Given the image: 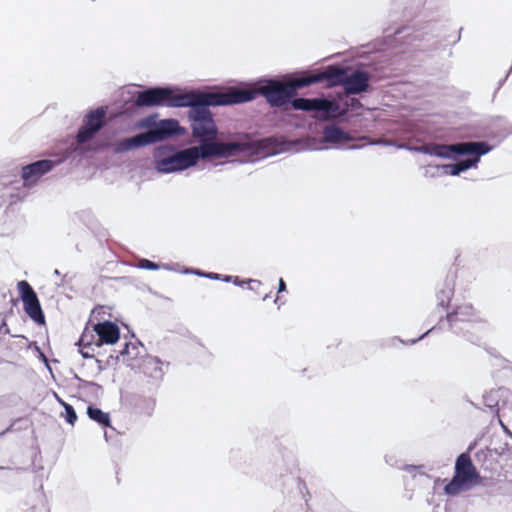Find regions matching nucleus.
<instances>
[{
	"mask_svg": "<svg viewBox=\"0 0 512 512\" xmlns=\"http://www.w3.org/2000/svg\"><path fill=\"white\" fill-rule=\"evenodd\" d=\"M255 94V91L233 87L217 92H188V95L194 98L191 104L184 105V107H190L192 136L199 139L201 143L216 140L218 130L208 107L249 102L255 99Z\"/></svg>",
	"mask_w": 512,
	"mask_h": 512,
	"instance_id": "obj_1",
	"label": "nucleus"
},
{
	"mask_svg": "<svg viewBox=\"0 0 512 512\" xmlns=\"http://www.w3.org/2000/svg\"><path fill=\"white\" fill-rule=\"evenodd\" d=\"M141 126L149 128V131L123 139L115 144L116 153L128 152L134 148L163 141L173 135L179 134V122L175 119H165L158 123L156 115H151L141 121Z\"/></svg>",
	"mask_w": 512,
	"mask_h": 512,
	"instance_id": "obj_2",
	"label": "nucleus"
},
{
	"mask_svg": "<svg viewBox=\"0 0 512 512\" xmlns=\"http://www.w3.org/2000/svg\"><path fill=\"white\" fill-rule=\"evenodd\" d=\"M270 143V138L252 141L249 135L245 134L241 140L236 142L204 141L200 143L198 148L202 159L210 157L229 158L240 153H259L267 149Z\"/></svg>",
	"mask_w": 512,
	"mask_h": 512,
	"instance_id": "obj_3",
	"label": "nucleus"
},
{
	"mask_svg": "<svg viewBox=\"0 0 512 512\" xmlns=\"http://www.w3.org/2000/svg\"><path fill=\"white\" fill-rule=\"evenodd\" d=\"M315 74L298 77L286 83H282L276 80H269L265 85H262L256 92L255 96L260 93L262 94L268 103L273 107H282L290 101L297 93L298 88H303L311 84L317 83ZM253 91L252 89H250Z\"/></svg>",
	"mask_w": 512,
	"mask_h": 512,
	"instance_id": "obj_4",
	"label": "nucleus"
},
{
	"mask_svg": "<svg viewBox=\"0 0 512 512\" xmlns=\"http://www.w3.org/2000/svg\"><path fill=\"white\" fill-rule=\"evenodd\" d=\"M317 83L327 81L329 86L341 85L347 95L364 92L369 87V76L366 72L356 70L348 75L345 69L329 66L324 71L315 74Z\"/></svg>",
	"mask_w": 512,
	"mask_h": 512,
	"instance_id": "obj_5",
	"label": "nucleus"
},
{
	"mask_svg": "<svg viewBox=\"0 0 512 512\" xmlns=\"http://www.w3.org/2000/svg\"><path fill=\"white\" fill-rule=\"evenodd\" d=\"M194 98L188 92L181 93L170 87H154L138 92L135 98L137 107H184L191 104Z\"/></svg>",
	"mask_w": 512,
	"mask_h": 512,
	"instance_id": "obj_6",
	"label": "nucleus"
},
{
	"mask_svg": "<svg viewBox=\"0 0 512 512\" xmlns=\"http://www.w3.org/2000/svg\"><path fill=\"white\" fill-rule=\"evenodd\" d=\"M479 479V473L468 453H461L455 462V474L444 487L447 495H457L468 490Z\"/></svg>",
	"mask_w": 512,
	"mask_h": 512,
	"instance_id": "obj_7",
	"label": "nucleus"
},
{
	"mask_svg": "<svg viewBox=\"0 0 512 512\" xmlns=\"http://www.w3.org/2000/svg\"><path fill=\"white\" fill-rule=\"evenodd\" d=\"M291 105L295 110L317 112L314 117L321 121L333 120L346 113V110H340L339 104L335 101L323 98H296L291 101Z\"/></svg>",
	"mask_w": 512,
	"mask_h": 512,
	"instance_id": "obj_8",
	"label": "nucleus"
},
{
	"mask_svg": "<svg viewBox=\"0 0 512 512\" xmlns=\"http://www.w3.org/2000/svg\"><path fill=\"white\" fill-rule=\"evenodd\" d=\"M201 158L199 148L191 147L156 161V168L163 173L180 171L194 166Z\"/></svg>",
	"mask_w": 512,
	"mask_h": 512,
	"instance_id": "obj_9",
	"label": "nucleus"
},
{
	"mask_svg": "<svg viewBox=\"0 0 512 512\" xmlns=\"http://www.w3.org/2000/svg\"><path fill=\"white\" fill-rule=\"evenodd\" d=\"M490 146L486 142H461L456 144H433L429 148L431 155L441 158H451L454 154L477 153L486 154Z\"/></svg>",
	"mask_w": 512,
	"mask_h": 512,
	"instance_id": "obj_10",
	"label": "nucleus"
},
{
	"mask_svg": "<svg viewBox=\"0 0 512 512\" xmlns=\"http://www.w3.org/2000/svg\"><path fill=\"white\" fill-rule=\"evenodd\" d=\"M107 107L101 106L91 110L83 119V125L76 135V141L79 145L91 140L105 125Z\"/></svg>",
	"mask_w": 512,
	"mask_h": 512,
	"instance_id": "obj_11",
	"label": "nucleus"
},
{
	"mask_svg": "<svg viewBox=\"0 0 512 512\" xmlns=\"http://www.w3.org/2000/svg\"><path fill=\"white\" fill-rule=\"evenodd\" d=\"M20 298L23 302V309L25 313L39 325L45 324V316L42 311L37 294L31 287V285L25 281H19L17 283Z\"/></svg>",
	"mask_w": 512,
	"mask_h": 512,
	"instance_id": "obj_12",
	"label": "nucleus"
},
{
	"mask_svg": "<svg viewBox=\"0 0 512 512\" xmlns=\"http://www.w3.org/2000/svg\"><path fill=\"white\" fill-rule=\"evenodd\" d=\"M55 164L56 162L45 159L23 166L21 170L23 185L25 187L35 185L44 174L53 169Z\"/></svg>",
	"mask_w": 512,
	"mask_h": 512,
	"instance_id": "obj_13",
	"label": "nucleus"
},
{
	"mask_svg": "<svg viewBox=\"0 0 512 512\" xmlns=\"http://www.w3.org/2000/svg\"><path fill=\"white\" fill-rule=\"evenodd\" d=\"M93 331L97 335V339L95 345L102 346L104 344L113 345L118 342L120 338V329L119 327L109 321H98L93 324Z\"/></svg>",
	"mask_w": 512,
	"mask_h": 512,
	"instance_id": "obj_14",
	"label": "nucleus"
},
{
	"mask_svg": "<svg viewBox=\"0 0 512 512\" xmlns=\"http://www.w3.org/2000/svg\"><path fill=\"white\" fill-rule=\"evenodd\" d=\"M446 318L450 326L453 327L458 322L476 321L477 312L472 304L465 303L458 305L453 312L447 314Z\"/></svg>",
	"mask_w": 512,
	"mask_h": 512,
	"instance_id": "obj_15",
	"label": "nucleus"
},
{
	"mask_svg": "<svg viewBox=\"0 0 512 512\" xmlns=\"http://www.w3.org/2000/svg\"><path fill=\"white\" fill-rule=\"evenodd\" d=\"M324 140L328 143H340L349 139L348 135L336 125H328L323 130Z\"/></svg>",
	"mask_w": 512,
	"mask_h": 512,
	"instance_id": "obj_16",
	"label": "nucleus"
},
{
	"mask_svg": "<svg viewBox=\"0 0 512 512\" xmlns=\"http://www.w3.org/2000/svg\"><path fill=\"white\" fill-rule=\"evenodd\" d=\"M87 414L90 419L93 421L99 423L103 426H109L110 425V417L108 413L103 412L101 409L89 406L87 409Z\"/></svg>",
	"mask_w": 512,
	"mask_h": 512,
	"instance_id": "obj_17",
	"label": "nucleus"
},
{
	"mask_svg": "<svg viewBox=\"0 0 512 512\" xmlns=\"http://www.w3.org/2000/svg\"><path fill=\"white\" fill-rule=\"evenodd\" d=\"M93 324L94 323L89 325L87 324L84 328L78 341L79 347L90 348L92 344H95L96 339L94 335L95 331H93Z\"/></svg>",
	"mask_w": 512,
	"mask_h": 512,
	"instance_id": "obj_18",
	"label": "nucleus"
},
{
	"mask_svg": "<svg viewBox=\"0 0 512 512\" xmlns=\"http://www.w3.org/2000/svg\"><path fill=\"white\" fill-rule=\"evenodd\" d=\"M453 293H454L453 287H448L447 289H443V290L439 291L437 294L438 305L441 306L442 308L446 309L451 302Z\"/></svg>",
	"mask_w": 512,
	"mask_h": 512,
	"instance_id": "obj_19",
	"label": "nucleus"
},
{
	"mask_svg": "<svg viewBox=\"0 0 512 512\" xmlns=\"http://www.w3.org/2000/svg\"><path fill=\"white\" fill-rule=\"evenodd\" d=\"M466 154L467 155H474V158L462 160V161L456 163L457 169H458V171L460 173L463 172V171L468 170L469 168H471L473 166H476V164L480 160V156L482 155V154H477V153H466Z\"/></svg>",
	"mask_w": 512,
	"mask_h": 512,
	"instance_id": "obj_20",
	"label": "nucleus"
},
{
	"mask_svg": "<svg viewBox=\"0 0 512 512\" xmlns=\"http://www.w3.org/2000/svg\"><path fill=\"white\" fill-rule=\"evenodd\" d=\"M139 347L133 343L125 344L124 348L121 350L122 356H127L129 359L136 358L138 355Z\"/></svg>",
	"mask_w": 512,
	"mask_h": 512,
	"instance_id": "obj_21",
	"label": "nucleus"
},
{
	"mask_svg": "<svg viewBox=\"0 0 512 512\" xmlns=\"http://www.w3.org/2000/svg\"><path fill=\"white\" fill-rule=\"evenodd\" d=\"M61 404L63 405L64 409H65V418H66V421L71 424V425H74V423L76 422L77 420V415H76V412L74 410V408L70 405V404H67L66 402L64 401H61Z\"/></svg>",
	"mask_w": 512,
	"mask_h": 512,
	"instance_id": "obj_22",
	"label": "nucleus"
},
{
	"mask_svg": "<svg viewBox=\"0 0 512 512\" xmlns=\"http://www.w3.org/2000/svg\"><path fill=\"white\" fill-rule=\"evenodd\" d=\"M105 306H96L92 312H91V315H90V319L88 321V325L89 324H92V323H96L95 320L98 322L101 320V318H103V315L106 313L105 311Z\"/></svg>",
	"mask_w": 512,
	"mask_h": 512,
	"instance_id": "obj_23",
	"label": "nucleus"
},
{
	"mask_svg": "<svg viewBox=\"0 0 512 512\" xmlns=\"http://www.w3.org/2000/svg\"><path fill=\"white\" fill-rule=\"evenodd\" d=\"M144 404L147 406V409H148V410H153L154 405H155V401H154L153 399H147V400H145V399H140V400H138V401L136 402V404H135V405H136V407H137L138 409L142 410V409H143V405H144Z\"/></svg>",
	"mask_w": 512,
	"mask_h": 512,
	"instance_id": "obj_24",
	"label": "nucleus"
},
{
	"mask_svg": "<svg viewBox=\"0 0 512 512\" xmlns=\"http://www.w3.org/2000/svg\"><path fill=\"white\" fill-rule=\"evenodd\" d=\"M139 266L141 268H144V269H149V270H156L158 269V264L148 260V259H142L140 262H139Z\"/></svg>",
	"mask_w": 512,
	"mask_h": 512,
	"instance_id": "obj_25",
	"label": "nucleus"
},
{
	"mask_svg": "<svg viewBox=\"0 0 512 512\" xmlns=\"http://www.w3.org/2000/svg\"><path fill=\"white\" fill-rule=\"evenodd\" d=\"M443 168L445 169L446 173H448L452 176H456V175L460 174V172L457 169L456 164H447V165H444Z\"/></svg>",
	"mask_w": 512,
	"mask_h": 512,
	"instance_id": "obj_26",
	"label": "nucleus"
},
{
	"mask_svg": "<svg viewBox=\"0 0 512 512\" xmlns=\"http://www.w3.org/2000/svg\"><path fill=\"white\" fill-rule=\"evenodd\" d=\"M10 332L9 327L5 320L2 321L0 325V333L8 334Z\"/></svg>",
	"mask_w": 512,
	"mask_h": 512,
	"instance_id": "obj_27",
	"label": "nucleus"
},
{
	"mask_svg": "<svg viewBox=\"0 0 512 512\" xmlns=\"http://www.w3.org/2000/svg\"><path fill=\"white\" fill-rule=\"evenodd\" d=\"M285 290H286L285 281L282 278H280L279 279L278 293L284 292Z\"/></svg>",
	"mask_w": 512,
	"mask_h": 512,
	"instance_id": "obj_28",
	"label": "nucleus"
},
{
	"mask_svg": "<svg viewBox=\"0 0 512 512\" xmlns=\"http://www.w3.org/2000/svg\"><path fill=\"white\" fill-rule=\"evenodd\" d=\"M86 348L84 347H80L79 351L81 353V355L84 357V358H89L90 357V354L87 352V350H85Z\"/></svg>",
	"mask_w": 512,
	"mask_h": 512,
	"instance_id": "obj_29",
	"label": "nucleus"
},
{
	"mask_svg": "<svg viewBox=\"0 0 512 512\" xmlns=\"http://www.w3.org/2000/svg\"><path fill=\"white\" fill-rule=\"evenodd\" d=\"M250 285H251V286H250L251 288H254V285H255V286H260V285H261V282H260V281H258V280H251V281H250Z\"/></svg>",
	"mask_w": 512,
	"mask_h": 512,
	"instance_id": "obj_30",
	"label": "nucleus"
},
{
	"mask_svg": "<svg viewBox=\"0 0 512 512\" xmlns=\"http://www.w3.org/2000/svg\"><path fill=\"white\" fill-rule=\"evenodd\" d=\"M206 276L211 279H219L220 278L219 274H216V273H210V274H207Z\"/></svg>",
	"mask_w": 512,
	"mask_h": 512,
	"instance_id": "obj_31",
	"label": "nucleus"
},
{
	"mask_svg": "<svg viewBox=\"0 0 512 512\" xmlns=\"http://www.w3.org/2000/svg\"><path fill=\"white\" fill-rule=\"evenodd\" d=\"M354 105H360V102L358 100L352 99V106Z\"/></svg>",
	"mask_w": 512,
	"mask_h": 512,
	"instance_id": "obj_32",
	"label": "nucleus"
},
{
	"mask_svg": "<svg viewBox=\"0 0 512 512\" xmlns=\"http://www.w3.org/2000/svg\"><path fill=\"white\" fill-rule=\"evenodd\" d=\"M230 278H231L230 276H226L224 280H225V281H229V280H230Z\"/></svg>",
	"mask_w": 512,
	"mask_h": 512,
	"instance_id": "obj_33",
	"label": "nucleus"
},
{
	"mask_svg": "<svg viewBox=\"0 0 512 512\" xmlns=\"http://www.w3.org/2000/svg\"><path fill=\"white\" fill-rule=\"evenodd\" d=\"M22 340H26L27 341V338L25 336H20Z\"/></svg>",
	"mask_w": 512,
	"mask_h": 512,
	"instance_id": "obj_34",
	"label": "nucleus"
}]
</instances>
